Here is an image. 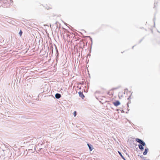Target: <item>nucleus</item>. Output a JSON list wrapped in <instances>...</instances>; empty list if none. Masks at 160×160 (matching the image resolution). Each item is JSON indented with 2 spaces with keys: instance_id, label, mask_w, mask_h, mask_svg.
<instances>
[{
  "instance_id": "obj_15",
  "label": "nucleus",
  "mask_w": 160,
  "mask_h": 160,
  "mask_svg": "<svg viewBox=\"0 0 160 160\" xmlns=\"http://www.w3.org/2000/svg\"><path fill=\"white\" fill-rule=\"evenodd\" d=\"M119 98H121L122 97V95H121L120 94L119 95Z\"/></svg>"
},
{
  "instance_id": "obj_14",
  "label": "nucleus",
  "mask_w": 160,
  "mask_h": 160,
  "mask_svg": "<svg viewBox=\"0 0 160 160\" xmlns=\"http://www.w3.org/2000/svg\"><path fill=\"white\" fill-rule=\"evenodd\" d=\"M77 113L76 111H74L73 113L74 116V117H75L77 115Z\"/></svg>"
},
{
  "instance_id": "obj_3",
  "label": "nucleus",
  "mask_w": 160,
  "mask_h": 160,
  "mask_svg": "<svg viewBox=\"0 0 160 160\" xmlns=\"http://www.w3.org/2000/svg\"><path fill=\"white\" fill-rule=\"evenodd\" d=\"M99 94H100V93H99V91H98V92L97 91V92H95V95L96 97V98L98 99L99 98Z\"/></svg>"
},
{
  "instance_id": "obj_6",
  "label": "nucleus",
  "mask_w": 160,
  "mask_h": 160,
  "mask_svg": "<svg viewBox=\"0 0 160 160\" xmlns=\"http://www.w3.org/2000/svg\"><path fill=\"white\" fill-rule=\"evenodd\" d=\"M148 148H146L145 149V151H144V152H143V154L144 155H146L147 154V152H148Z\"/></svg>"
},
{
  "instance_id": "obj_9",
  "label": "nucleus",
  "mask_w": 160,
  "mask_h": 160,
  "mask_svg": "<svg viewBox=\"0 0 160 160\" xmlns=\"http://www.w3.org/2000/svg\"><path fill=\"white\" fill-rule=\"evenodd\" d=\"M89 148V149H90V151H92V148L91 146V145H90L89 144H87Z\"/></svg>"
},
{
  "instance_id": "obj_13",
  "label": "nucleus",
  "mask_w": 160,
  "mask_h": 160,
  "mask_svg": "<svg viewBox=\"0 0 160 160\" xmlns=\"http://www.w3.org/2000/svg\"><path fill=\"white\" fill-rule=\"evenodd\" d=\"M22 30H20V31L19 32V34L20 35V36H21L22 34Z\"/></svg>"
},
{
  "instance_id": "obj_4",
  "label": "nucleus",
  "mask_w": 160,
  "mask_h": 160,
  "mask_svg": "<svg viewBox=\"0 0 160 160\" xmlns=\"http://www.w3.org/2000/svg\"><path fill=\"white\" fill-rule=\"evenodd\" d=\"M113 104L114 105V106H117L119 105L120 104V103L119 101H116V102H113Z\"/></svg>"
},
{
  "instance_id": "obj_1",
  "label": "nucleus",
  "mask_w": 160,
  "mask_h": 160,
  "mask_svg": "<svg viewBox=\"0 0 160 160\" xmlns=\"http://www.w3.org/2000/svg\"><path fill=\"white\" fill-rule=\"evenodd\" d=\"M136 141L140 144L138 145L139 148L141 151H143L144 149L143 146H146L145 143L142 140L138 138L136 139Z\"/></svg>"
},
{
  "instance_id": "obj_11",
  "label": "nucleus",
  "mask_w": 160,
  "mask_h": 160,
  "mask_svg": "<svg viewBox=\"0 0 160 160\" xmlns=\"http://www.w3.org/2000/svg\"><path fill=\"white\" fill-rule=\"evenodd\" d=\"M118 152L119 153V154L121 155V156L122 157V158L124 159V160H125L124 159V157H123V156L121 154V153L119 151H118Z\"/></svg>"
},
{
  "instance_id": "obj_10",
  "label": "nucleus",
  "mask_w": 160,
  "mask_h": 160,
  "mask_svg": "<svg viewBox=\"0 0 160 160\" xmlns=\"http://www.w3.org/2000/svg\"><path fill=\"white\" fill-rule=\"evenodd\" d=\"M105 90L104 88L102 89V93H104L105 92Z\"/></svg>"
},
{
  "instance_id": "obj_5",
  "label": "nucleus",
  "mask_w": 160,
  "mask_h": 160,
  "mask_svg": "<svg viewBox=\"0 0 160 160\" xmlns=\"http://www.w3.org/2000/svg\"><path fill=\"white\" fill-rule=\"evenodd\" d=\"M78 94H79V96L82 99H83L84 98V96L82 92H78Z\"/></svg>"
},
{
  "instance_id": "obj_8",
  "label": "nucleus",
  "mask_w": 160,
  "mask_h": 160,
  "mask_svg": "<svg viewBox=\"0 0 160 160\" xmlns=\"http://www.w3.org/2000/svg\"><path fill=\"white\" fill-rule=\"evenodd\" d=\"M2 2L6 4L8 3V0H2Z\"/></svg>"
},
{
  "instance_id": "obj_2",
  "label": "nucleus",
  "mask_w": 160,
  "mask_h": 160,
  "mask_svg": "<svg viewBox=\"0 0 160 160\" xmlns=\"http://www.w3.org/2000/svg\"><path fill=\"white\" fill-rule=\"evenodd\" d=\"M114 91L113 89H111L109 90L107 93V94L111 96H112L113 95Z\"/></svg>"
},
{
  "instance_id": "obj_12",
  "label": "nucleus",
  "mask_w": 160,
  "mask_h": 160,
  "mask_svg": "<svg viewBox=\"0 0 160 160\" xmlns=\"http://www.w3.org/2000/svg\"><path fill=\"white\" fill-rule=\"evenodd\" d=\"M8 3H11L13 2V1L12 0H8Z\"/></svg>"
},
{
  "instance_id": "obj_7",
  "label": "nucleus",
  "mask_w": 160,
  "mask_h": 160,
  "mask_svg": "<svg viewBox=\"0 0 160 160\" xmlns=\"http://www.w3.org/2000/svg\"><path fill=\"white\" fill-rule=\"evenodd\" d=\"M61 97V95L59 93H57L55 94V97L57 98H59Z\"/></svg>"
}]
</instances>
